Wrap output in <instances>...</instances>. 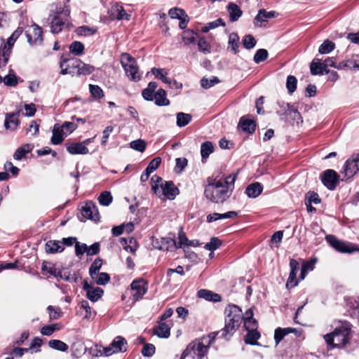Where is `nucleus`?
Masks as SVG:
<instances>
[{"label": "nucleus", "instance_id": "nucleus-1", "mask_svg": "<svg viewBox=\"0 0 359 359\" xmlns=\"http://www.w3.org/2000/svg\"><path fill=\"white\" fill-rule=\"evenodd\" d=\"M235 180L234 175H229L225 180L209 177L204 189L205 198L212 203H223L229 197Z\"/></svg>", "mask_w": 359, "mask_h": 359}, {"label": "nucleus", "instance_id": "nucleus-2", "mask_svg": "<svg viewBox=\"0 0 359 359\" xmlns=\"http://www.w3.org/2000/svg\"><path fill=\"white\" fill-rule=\"evenodd\" d=\"M351 337V325L346 322H339L334 330L325 335L324 339L332 348H341L347 344Z\"/></svg>", "mask_w": 359, "mask_h": 359}, {"label": "nucleus", "instance_id": "nucleus-3", "mask_svg": "<svg viewBox=\"0 0 359 359\" xmlns=\"http://www.w3.org/2000/svg\"><path fill=\"white\" fill-rule=\"evenodd\" d=\"M70 15V8L68 5H57L55 9L51 11L50 30L53 33H58L63 29Z\"/></svg>", "mask_w": 359, "mask_h": 359}, {"label": "nucleus", "instance_id": "nucleus-4", "mask_svg": "<svg viewBox=\"0 0 359 359\" xmlns=\"http://www.w3.org/2000/svg\"><path fill=\"white\" fill-rule=\"evenodd\" d=\"M61 69L60 74L65 75L71 74L69 69H76L77 75H89L95 71V67L90 65L86 64L77 58H63L60 63Z\"/></svg>", "mask_w": 359, "mask_h": 359}, {"label": "nucleus", "instance_id": "nucleus-5", "mask_svg": "<svg viewBox=\"0 0 359 359\" xmlns=\"http://www.w3.org/2000/svg\"><path fill=\"white\" fill-rule=\"evenodd\" d=\"M215 337L216 334L212 332L207 337L190 343L186 349L189 350V354L193 353L194 357L196 356V359H202L206 355L209 346L212 341H214Z\"/></svg>", "mask_w": 359, "mask_h": 359}, {"label": "nucleus", "instance_id": "nucleus-6", "mask_svg": "<svg viewBox=\"0 0 359 359\" xmlns=\"http://www.w3.org/2000/svg\"><path fill=\"white\" fill-rule=\"evenodd\" d=\"M121 63L126 76L130 81L137 82L140 80L141 74L139 72V67L134 57L128 53H123L121 56Z\"/></svg>", "mask_w": 359, "mask_h": 359}, {"label": "nucleus", "instance_id": "nucleus-7", "mask_svg": "<svg viewBox=\"0 0 359 359\" xmlns=\"http://www.w3.org/2000/svg\"><path fill=\"white\" fill-rule=\"evenodd\" d=\"M325 239L330 245L339 252L351 254L354 252H359V248L357 245L339 240L333 235L327 236Z\"/></svg>", "mask_w": 359, "mask_h": 359}, {"label": "nucleus", "instance_id": "nucleus-8", "mask_svg": "<svg viewBox=\"0 0 359 359\" xmlns=\"http://www.w3.org/2000/svg\"><path fill=\"white\" fill-rule=\"evenodd\" d=\"M178 194L179 189L172 181H165L155 193L158 198L168 200L175 199Z\"/></svg>", "mask_w": 359, "mask_h": 359}, {"label": "nucleus", "instance_id": "nucleus-9", "mask_svg": "<svg viewBox=\"0 0 359 359\" xmlns=\"http://www.w3.org/2000/svg\"><path fill=\"white\" fill-rule=\"evenodd\" d=\"M359 171V153L353 155L344 163L341 173L346 179L353 177Z\"/></svg>", "mask_w": 359, "mask_h": 359}, {"label": "nucleus", "instance_id": "nucleus-10", "mask_svg": "<svg viewBox=\"0 0 359 359\" xmlns=\"http://www.w3.org/2000/svg\"><path fill=\"white\" fill-rule=\"evenodd\" d=\"M42 29L36 24L29 26L26 30L27 41L31 45L41 44L43 41Z\"/></svg>", "mask_w": 359, "mask_h": 359}, {"label": "nucleus", "instance_id": "nucleus-11", "mask_svg": "<svg viewBox=\"0 0 359 359\" xmlns=\"http://www.w3.org/2000/svg\"><path fill=\"white\" fill-rule=\"evenodd\" d=\"M323 184L330 190H333L337 187L339 182V175L333 170H327L324 172L322 177Z\"/></svg>", "mask_w": 359, "mask_h": 359}, {"label": "nucleus", "instance_id": "nucleus-12", "mask_svg": "<svg viewBox=\"0 0 359 359\" xmlns=\"http://www.w3.org/2000/svg\"><path fill=\"white\" fill-rule=\"evenodd\" d=\"M81 214L83 217L95 222L99 221L100 219L97 207L92 201H88L86 203L82 208Z\"/></svg>", "mask_w": 359, "mask_h": 359}, {"label": "nucleus", "instance_id": "nucleus-13", "mask_svg": "<svg viewBox=\"0 0 359 359\" xmlns=\"http://www.w3.org/2000/svg\"><path fill=\"white\" fill-rule=\"evenodd\" d=\"M130 287L134 292L133 297L135 301L142 299L147 291V284L143 280H133L130 285Z\"/></svg>", "mask_w": 359, "mask_h": 359}, {"label": "nucleus", "instance_id": "nucleus-14", "mask_svg": "<svg viewBox=\"0 0 359 359\" xmlns=\"http://www.w3.org/2000/svg\"><path fill=\"white\" fill-rule=\"evenodd\" d=\"M226 317L229 318L230 320H233V324L240 325L242 320V311L236 305H229L225 309Z\"/></svg>", "mask_w": 359, "mask_h": 359}, {"label": "nucleus", "instance_id": "nucleus-15", "mask_svg": "<svg viewBox=\"0 0 359 359\" xmlns=\"http://www.w3.org/2000/svg\"><path fill=\"white\" fill-rule=\"evenodd\" d=\"M83 288L86 292V296L88 299L93 302H97L99 299H100L104 293V291L102 288L99 287H95L90 286L87 282H85Z\"/></svg>", "mask_w": 359, "mask_h": 359}, {"label": "nucleus", "instance_id": "nucleus-16", "mask_svg": "<svg viewBox=\"0 0 359 359\" xmlns=\"http://www.w3.org/2000/svg\"><path fill=\"white\" fill-rule=\"evenodd\" d=\"M21 109H18L15 112L6 114L4 126L6 129L14 130L19 125V115Z\"/></svg>", "mask_w": 359, "mask_h": 359}, {"label": "nucleus", "instance_id": "nucleus-17", "mask_svg": "<svg viewBox=\"0 0 359 359\" xmlns=\"http://www.w3.org/2000/svg\"><path fill=\"white\" fill-rule=\"evenodd\" d=\"M161 163V158L160 157H156L153 158L146 168L144 172L142 174L140 180L144 182L148 180L149 175L154 172L160 165Z\"/></svg>", "mask_w": 359, "mask_h": 359}, {"label": "nucleus", "instance_id": "nucleus-18", "mask_svg": "<svg viewBox=\"0 0 359 359\" xmlns=\"http://www.w3.org/2000/svg\"><path fill=\"white\" fill-rule=\"evenodd\" d=\"M276 14L275 11L268 12L265 9H261L255 18L254 24L255 26L262 27V22H267L269 19L276 17Z\"/></svg>", "mask_w": 359, "mask_h": 359}, {"label": "nucleus", "instance_id": "nucleus-19", "mask_svg": "<svg viewBox=\"0 0 359 359\" xmlns=\"http://www.w3.org/2000/svg\"><path fill=\"white\" fill-rule=\"evenodd\" d=\"M52 133L53 135L51 137L50 142L54 145L61 144L67 136L65 131H63L62 127H60V125L58 123L54 125Z\"/></svg>", "mask_w": 359, "mask_h": 359}, {"label": "nucleus", "instance_id": "nucleus-20", "mask_svg": "<svg viewBox=\"0 0 359 359\" xmlns=\"http://www.w3.org/2000/svg\"><path fill=\"white\" fill-rule=\"evenodd\" d=\"M239 326L240 325H236L235 323L233 324V320H230L229 318L226 317L224 328L221 331L215 333L216 335L221 334L222 337L229 339Z\"/></svg>", "mask_w": 359, "mask_h": 359}, {"label": "nucleus", "instance_id": "nucleus-21", "mask_svg": "<svg viewBox=\"0 0 359 359\" xmlns=\"http://www.w3.org/2000/svg\"><path fill=\"white\" fill-rule=\"evenodd\" d=\"M66 146L67 151L72 155L87 154L89 152L88 149L81 142H72Z\"/></svg>", "mask_w": 359, "mask_h": 359}, {"label": "nucleus", "instance_id": "nucleus-22", "mask_svg": "<svg viewBox=\"0 0 359 359\" xmlns=\"http://www.w3.org/2000/svg\"><path fill=\"white\" fill-rule=\"evenodd\" d=\"M110 17L111 19L127 20L130 19V15L126 13L123 8L118 4L112 6L110 10Z\"/></svg>", "mask_w": 359, "mask_h": 359}, {"label": "nucleus", "instance_id": "nucleus-23", "mask_svg": "<svg viewBox=\"0 0 359 359\" xmlns=\"http://www.w3.org/2000/svg\"><path fill=\"white\" fill-rule=\"evenodd\" d=\"M311 73L313 75H322L324 72L326 74L330 72V70H327L325 68L324 62H321L319 59H314L310 65Z\"/></svg>", "mask_w": 359, "mask_h": 359}, {"label": "nucleus", "instance_id": "nucleus-24", "mask_svg": "<svg viewBox=\"0 0 359 359\" xmlns=\"http://www.w3.org/2000/svg\"><path fill=\"white\" fill-rule=\"evenodd\" d=\"M79 308V313L83 316L84 319L89 320L92 318L95 314V312L93 311L92 308L89 305L88 302L86 300H83L80 302Z\"/></svg>", "mask_w": 359, "mask_h": 359}, {"label": "nucleus", "instance_id": "nucleus-25", "mask_svg": "<svg viewBox=\"0 0 359 359\" xmlns=\"http://www.w3.org/2000/svg\"><path fill=\"white\" fill-rule=\"evenodd\" d=\"M238 215V213L235 211H229L224 214H219L217 212H214L212 214H209L207 216V222H212L215 221H217L218 219H230V218H234Z\"/></svg>", "mask_w": 359, "mask_h": 359}, {"label": "nucleus", "instance_id": "nucleus-26", "mask_svg": "<svg viewBox=\"0 0 359 359\" xmlns=\"http://www.w3.org/2000/svg\"><path fill=\"white\" fill-rule=\"evenodd\" d=\"M263 188L260 183L255 182L247 187L245 194L250 198H256L262 192Z\"/></svg>", "mask_w": 359, "mask_h": 359}, {"label": "nucleus", "instance_id": "nucleus-27", "mask_svg": "<svg viewBox=\"0 0 359 359\" xmlns=\"http://www.w3.org/2000/svg\"><path fill=\"white\" fill-rule=\"evenodd\" d=\"M198 296L200 298L213 302H218L221 301V297L219 294L214 293L212 291L207 290H200L198 292Z\"/></svg>", "mask_w": 359, "mask_h": 359}, {"label": "nucleus", "instance_id": "nucleus-28", "mask_svg": "<svg viewBox=\"0 0 359 359\" xmlns=\"http://www.w3.org/2000/svg\"><path fill=\"white\" fill-rule=\"evenodd\" d=\"M63 250V245L59 241H49L46 244V252L48 253L53 254Z\"/></svg>", "mask_w": 359, "mask_h": 359}, {"label": "nucleus", "instance_id": "nucleus-29", "mask_svg": "<svg viewBox=\"0 0 359 359\" xmlns=\"http://www.w3.org/2000/svg\"><path fill=\"white\" fill-rule=\"evenodd\" d=\"M228 44V48L233 54H237L239 52V36L236 33L232 32L229 34Z\"/></svg>", "mask_w": 359, "mask_h": 359}, {"label": "nucleus", "instance_id": "nucleus-30", "mask_svg": "<svg viewBox=\"0 0 359 359\" xmlns=\"http://www.w3.org/2000/svg\"><path fill=\"white\" fill-rule=\"evenodd\" d=\"M126 344L127 343L126 339L121 336L116 337L111 343V346L113 348L114 351L116 353L126 351Z\"/></svg>", "mask_w": 359, "mask_h": 359}, {"label": "nucleus", "instance_id": "nucleus-31", "mask_svg": "<svg viewBox=\"0 0 359 359\" xmlns=\"http://www.w3.org/2000/svg\"><path fill=\"white\" fill-rule=\"evenodd\" d=\"M228 11L229 13V18L231 22L237 21L243 13L239 6L233 3L229 4Z\"/></svg>", "mask_w": 359, "mask_h": 359}, {"label": "nucleus", "instance_id": "nucleus-32", "mask_svg": "<svg viewBox=\"0 0 359 359\" xmlns=\"http://www.w3.org/2000/svg\"><path fill=\"white\" fill-rule=\"evenodd\" d=\"M239 126L243 130L252 133L255 130L256 125L253 120L248 119L245 116L241 118Z\"/></svg>", "mask_w": 359, "mask_h": 359}, {"label": "nucleus", "instance_id": "nucleus-33", "mask_svg": "<svg viewBox=\"0 0 359 359\" xmlns=\"http://www.w3.org/2000/svg\"><path fill=\"white\" fill-rule=\"evenodd\" d=\"M33 149V145L30 144H25L19 147L13 154V158L15 160H21L28 153L31 152Z\"/></svg>", "mask_w": 359, "mask_h": 359}, {"label": "nucleus", "instance_id": "nucleus-34", "mask_svg": "<svg viewBox=\"0 0 359 359\" xmlns=\"http://www.w3.org/2000/svg\"><path fill=\"white\" fill-rule=\"evenodd\" d=\"M155 103L158 106H167L170 101L166 98V93L163 89H158L154 94Z\"/></svg>", "mask_w": 359, "mask_h": 359}, {"label": "nucleus", "instance_id": "nucleus-35", "mask_svg": "<svg viewBox=\"0 0 359 359\" xmlns=\"http://www.w3.org/2000/svg\"><path fill=\"white\" fill-rule=\"evenodd\" d=\"M41 271L43 275L48 273L49 275L56 278H62L61 272L57 271V269L51 264L43 263L41 266Z\"/></svg>", "mask_w": 359, "mask_h": 359}, {"label": "nucleus", "instance_id": "nucleus-36", "mask_svg": "<svg viewBox=\"0 0 359 359\" xmlns=\"http://www.w3.org/2000/svg\"><path fill=\"white\" fill-rule=\"evenodd\" d=\"M161 250L172 251L177 249V242L170 238H162L161 245L159 248Z\"/></svg>", "mask_w": 359, "mask_h": 359}, {"label": "nucleus", "instance_id": "nucleus-37", "mask_svg": "<svg viewBox=\"0 0 359 359\" xmlns=\"http://www.w3.org/2000/svg\"><path fill=\"white\" fill-rule=\"evenodd\" d=\"M154 332L159 337L168 338L170 336V327L166 323H161L154 328Z\"/></svg>", "mask_w": 359, "mask_h": 359}, {"label": "nucleus", "instance_id": "nucleus-38", "mask_svg": "<svg viewBox=\"0 0 359 359\" xmlns=\"http://www.w3.org/2000/svg\"><path fill=\"white\" fill-rule=\"evenodd\" d=\"M48 346L55 350L60 351H66L68 350V345L58 339H51L48 341Z\"/></svg>", "mask_w": 359, "mask_h": 359}, {"label": "nucleus", "instance_id": "nucleus-39", "mask_svg": "<svg viewBox=\"0 0 359 359\" xmlns=\"http://www.w3.org/2000/svg\"><path fill=\"white\" fill-rule=\"evenodd\" d=\"M151 72L156 79H161L163 83L171 84V81L166 76L167 72L165 69L152 68Z\"/></svg>", "mask_w": 359, "mask_h": 359}, {"label": "nucleus", "instance_id": "nucleus-40", "mask_svg": "<svg viewBox=\"0 0 359 359\" xmlns=\"http://www.w3.org/2000/svg\"><path fill=\"white\" fill-rule=\"evenodd\" d=\"M97 32V28L95 27L81 26L78 27L76 32L80 36H91Z\"/></svg>", "mask_w": 359, "mask_h": 359}, {"label": "nucleus", "instance_id": "nucleus-41", "mask_svg": "<svg viewBox=\"0 0 359 359\" xmlns=\"http://www.w3.org/2000/svg\"><path fill=\"white\" fill-rule=\"evenodd\" d=\"M316 262V259H313L303 263L300 274V278L302 280H303L305 278L306 274L309 271L313 270Z\"/></svg>", "mask_w": 359, "mask_h": 359}, {"label": "nucleus", "instance_id": "nucleus-42", "mask_svg": "<svg viewBox=\"0 0 359 359\" xmlns=\"http://www.w3.org/2000/svg\"><path fill=\"white\" fill-rule=\"evenodd\" d=\"M214 147L211 142H203L201 147V154L203 158H207L213 152Z\"/></svg>", "mask_w": 359, "mask_h": 359}, {"label": "nucleus", "instance_id": "nucleus-43", "mask_svg": "<svg viewBox=\"0 0 359 359\" xmlns=\"http://www.w3.org/2000/svg\"><path fill=\"white\" fill-rule=\"evenodd\" d=\"M191 120V116L189 114L180 112L177 114V125L179 127L187 126Z\"/></svg>", "mask_w": 359, "mask_h": 359}, {"label": "nucleus", "instance_id": "nucleus-44", "mask_svg": "<svg viewBox=\"0 0 359 359\" xmlns=\"http://www.w3.org/2000/svg\"><path fill=\"white\" fill-rule=\"evenodd\" d=\"M287 111L284 113H280V116H290L293 120H298L300 117V114L296 108L290 106L289 104H285Z\"/></svg>", "mask_w": 359, "mask_h": 359}, {"label": "nucleus", "instance_id": "nucleus-45", "mask_svg": "<svg viewBox=\"0 0 359 359\" xmlns=\"http://www.w3.org/2000/svg\"><path fill=\"white\" fill-rule=\"evenodd\" d=\"M248 331V332L245 339V343L252 345L255 344L257 339L260 337V334L257 332V329Z\"/></svg>", "mask_w": 359, "mask_h": 359}, {"label": "nucleus", "instance_id": "nucleus-46", "mask_svg": "<svg viewBox=\"0 0 359 359\" xmlns=\"http://www.w3.org/2000/svg\"><path fill=\"white\" fill-rule=\"evenodd\" d=\"M69 50L74 55H81L83 53L84 46L80 41H74L69 46Z\"/></svg>", "mask_w": 359, "mask_h": 359}, {"label": "nucleus", "instance_id": "nucleus-47", "mask_svg": "<svg viewBox=\"0 0 359 359\" xmlns=\"http://www.w3.org/2000/svg\"><path fill=\"white\" fill-rule=\"evenodd\" d=\"M95 283L99 285H104L107 284L109 280L110 276L107 273H97L94 278H92Z\"/></svg>", "mask_w": 359, "mask_h": 359}, {"label": "nucleus", "instance_id": "nucleus-48", "mask_svg": "<svg viewBox=\"0 0 359 359\" xmlns=\"http://www.w3.org/2000/svg\"><path fill=\"white\" fill-rule=\"evenodd\" d=\"M89 90L95 99H101L104 96L102 89L97 85L90 84Z\"/></svg>", "mask_w": 359, "mask_h": 359}, {"label": "nucleus", "instance_id": "nucleus-49", "mask_svg": "<svg viewBox=\"0 0 359 359\" xmlns=\"http://www.w3.org/2000/svg\"><path fill=\"white\" fill-rule=\"evenodd\" d=\"M334 48V43L329 40H325L319 47L318 51L321 54H327Z\"/></svg>", "mask_w": 359, "mask_h": 359}, {"label": "nucleus", "instance_id": "nucleus-50", "mask_svg": "<svg viewBox=\"0 0 359 359\" xmlns=\"http://www.w3.org/2000/svg\"><path fill=\"white\" fill-rule=\"evenodd\" d=\"M221 245L222 241L218 238L212 237L210 242L205 245L204 248L210 252H214L215 250L219 248Z\"/></svg>", "mask_w": 359, "mask_h": 359}, {"label": "nucleus", "instance_id": "nucleus-51", "mask_svg": "<svg viewBox=\"0 0 359 359\" xmlns=\"http://www.w3.org/2000/svg\"><path fill=\"white\" fill-rule=\"evenodd\" d=\"M47 311L48 312L49 318L50 320H57L60 318L62 315L61 309L59 307L48 306L47 307Z\"/></svg>", "mask_w": 359, "mask_h": 359}, {"label": "nucleus", "instance_id": "nucleus-52", "mask_svg": "<svg viewBox=\"0 0 359 359\" xmlns=\"http://www.w3.org/2000/svg\"><path fill=\"white\" fill-rule=\"evenodd\" d=\"M102 265V260L100 258H97L94 260L89 269V273L91 278H94L97 273L99 272Z\"/></svg>", "mask_w": 359, "mask_h": 359}, {"label": "nucleus", "instance_id": "nucleus-53", "mask_svg": "<svg viewBox=\"0 0 359 359\" xmlns=\"http://www.w3.org/2000/svg\"><path fill=\"white\" fill-rule=\"evenodd\" d=\"M218 83H219V80L217 76H212L210 79L203 77L201 81V86L205 89L210 88Z\"/></svg>", "mask_w": 359, "mask_h": 359}, {"label": "nucleus", "instance_id": "nucleus-54", "mask_svg": "<svg viewBox=\"0 0 359 359\" xmlns=\"http://www.w3.org/2000/svg\"><path fill=\"white\" fill-rule=\"evenodd\" d=\"M165 182V181H164L161 177L156 175H154L151 177V187L154 194L156 193V191L158 190Z\"/></svg>", "mask_w": 359, "mask_h": 359}, {"label": "nucleus", "instance_id": "nucleus-55", "mask_svg": "<svg viewBox=\"0 0 359 359\" xmlns=\"http://www.w3.org/2000/svg\"><path fill=\"white\" fill-rule=\"evenodd\" d=\"M112 196L109 191L102 192L98 198L99 202L102 205L107 206L112 202Z\"/></svg>", "mask_w": 359, "mask_h": 359}, {"label": "nucleus", "instance_id": "nucleus-56", "mask_svg": "<svg viewBox=\"0 0 359 359\" xmlns=\"http://www.w3.org/2000/svg\"><path fill=\"white\" fill-rule=\"evenodd\" d=\"M60 328L58 324L45 325L41 328V333L45 336H50L55 331L59 330Z\"/></svg>", "mask_w": 359, "mask_h": 359}, {"label": "nucleus", "instance_id": "nucleus-57", "mask_svg": "<svg viewBox=\"0 0 359 359\" xmlns=\"http://www.w3.org/2000/svg\"><path fill=\"white\" fill-rule=\"evenodd\" d=\"M130 147L134 150L143 152L146 149V143L143 140L139 139L132 141L130 143Z\"/></svg>", "mask_w": 359, "mask_h": 359}, {"label": "nucleus", "instance_id": "nucleus-58", "mask_svg": "<svg viewBox=\"0 0 359 359\" xmlns=\"http://www.w3.org/2000/svg\"><path fill=\"white\" fill-rule=\"evenodd\" d=\"M297 80L295 76L290 75L287 78L286 87L289 93H292L297 88Z\"/></svg>", "mask_w": 359, "mask_h": 359}, {"label": "nucleus", "instance_id": "nucleus-59", "mask_svg": "<svg viewBox=\"0 0 359 359\" xmlns=\"http://www.w3.org/2000/svg\"><path fill=\"white\" fill-rule=\"evenodd\" d=\"M289 334L287 332V327L281 328L278 327L275 330L274 332V339L276 344H278L280 342V341L284 338L285 336Z\"/></svg>", "mask_w": 359, "mask_h": 359}, {"label": "nucleus", "instance_id": "nucleus-60", "mask_svg": "<svg viewBox=\"0 0 359 359\" xmlns=\"http://www.w3.org/2000/svg\"><path fill=\"white\" fill-rule=\"evenodd\" d=\"M268 57V52L266 49H259L254 55V61L255 63H259L266 60Z\"/></svg>", "mask_w": 359, "mask_h": 359}, {"label": "nucleus", "instance_id": "nucleus-61", "mask_svg": "<svg viewBox=\"0 0 359 359\" xmlns=\"http://www.w3.org/2000/svg\"><path fill=\"white\" fill-rule=\"evenodd\" d=\"M242 43L244 48L246 49H251L256 45V41L251 34L245 36L242 40Z\"/></svg>", "mask_w": 359, "mask_h": 359}, {"label": "nucleus", "instance_id": "nucleus-62", "mask_svg": "<svg viewBox=\"0 0 359 359\" xmlns=\"http://www.w3.org/2000/svg\"><path fill=\"white\" fill-rule=\"evenodd\" d=\"M219 25L224 26L225 24L223 22L221 18L217 19L213 22L208 23L205 27L202 28L203 32H208L209 30L215 29Z\"/></svg>", "mask_w": 359, "mask_h": 359}, {"label": "nucleus", "instance_id": "nucleus-63", "mask_svg": "<svg viewBox=\"0 0 359 359\" xmlns=\"http://www.w3.org/2000/svg\"><path fill=\"white\" fill-rule=\"evenodd\" d=\"M185 11L183 9L179 8H172L170 9L168 12V15L171 18L173 19H181L183 18L184 15L185 14Z\"/></svg>", "mask_w": 359, "mask_h": 359}, {"label": "nucleus", "instance_id": "nucleus-64", "mask_svg": "<svg viewBox=\"0 0 359 359\" xmlns=\"http://www.w3.org/2000/svg\"><path fill=\"white\" fill-rule=\"evenodd\" d=\"M175 171L176 172H181L188 164V161L186 158H177L175 160Z\"/></svg>", "mask_w": 359, "mask_h": 359}]
</instances>
